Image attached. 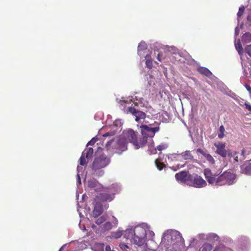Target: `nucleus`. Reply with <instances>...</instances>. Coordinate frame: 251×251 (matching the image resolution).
I'll use <instances>...</instances> for the list:
<instances>
[{"label":"nucleus","mask_w":251,"mask_h":251,"mask_svg":"<svg viewBox=\"0 0 251 251\" xmlns=\"http://www.w3.org/2000/svg\"><path fill=\"white\" fill-rule=\"evenodd\" d=\"M106 125L110 128V131L103 134L100 140L104 144V149L110 153H121L127 149L128 142L131 143L135 149L137 150L146 146L147 137L137 139V135L133 130L128 129L124 130L122 135L116 138H111L116 133L121 131L122 122L121 120H115L114 122L111 116L108 115L106 121Z\"/></svg>","instance_id":"obj_1"},{"label":"nucleus","mask_w":251,"mask_h":251,"mask_svg":"<svg viewBox=\"0 0 251 251\" xmlns=\"http://www.w3.org/2000/svg\"><path fill=\"white\" fill-rule=\"evenodd\" d=\"M124 233L126 238L129 239L134 245L143 247V251H156L158 245L153 240L155 233L148 224H139L133 228L126 229Z\"/></svg>","instance_id":"obj_2"},{"label":"nucleus","mask_w":251,"mask_h":251,"mask_svg":"<svg viewBox=\"0 0 251 251\" xmlns=\"http://www.w3.org/2000/svg\"><path fill=\"white\" fill-rule=\"evenodd\" d=\"M119 103L120 108L125 113H130L134 116L137 122L145 119L146 114L144 112L138 110L135 107L145 111H149L151 108L147 101L143 98L135 95L122 98Z\"/></svg>","instance_id":"obj_3"},{"label":"nucleus","mask_w":251,"mask_h":251,"mask_svg":"<svg viewBox=\"0 0 251 251\" xmlns=\"http://www.w3.org/2000/svg\"><path fill=\"white\" fill-rule=\"evenodd\" d=\"M160 246L167 251H181L184 248V241L179 231L168 229L163 233Z\"/></svg>","instance_id":"obj_4"},{"label":"nucleus","mask_w":251,"mask_h":251,"mask_svg":"<svg viewBox=\"0 0 251 251\" xmlns=\"http://www.w3.org/2000/svg\"><path fill=\"white\" fill-rule=\"evenodd\" d=\"M204 175L207 182L213 185L222 186L232 185L236 181V175L231 172H225L221 175L218 176V174L213 171L206 168L204 170Z\"/></svg>","instance_id":"obj_5"},{"label":"nucleus","mask_w":251,"mask_h":251,"mask_svg":"<svg viewBox=\"0 0 251 251\" xmlns=\"http://www.w3.org/2000/svg\"><path fill=\"white\" fill-rule=\"evenodd\" d=\"M141 133L144 137H147L146 140V146L148 147V151L151 154H155L157 151H162L168 147L167 143H162L156 148L154 147L152 137L159 130L158 126L152 127L151 126L143 125L140 126Z\"/></svg>","instance_id":"obj_6"},{"label":"nucleus","mask_w":251,"mask_h":251,"mask_svg":"<svg viewBox=\"0 0 251 251\" xmlns=\"http://www.w3.org/2000/svg\"><path fill=\"white\" fill-rule=\"evenodd\" d=\"M95 223L96 224L92 225V229L96 233H101L116 227L119 222L114 216L106 214L96 218Z\"/></svg>","instance_id":"obj_7"},{"label":"nucleus","mask_w":251,"mask_h":251,"mask_svg":"<svg viewBox=\"0 0 251 251\" xmlns=\"http://www.w3.org/2000/svg\"><path fill=\"white\" fill-rule=\"evenodd\" d=\"M121 190V187L117 183L112 184L109 187H103L99 191L96 196L95 201H111L115 198V195Z\"/></svg>","instance_id":"obj_8"},{"label":"nucleus","mask_w":251,"mask_h":251,"mask_svg":"<svg viewBox=\"0 0 251 251\" xmlns=\"http://www.w3.org/2000/svg\"><path fill=\"white\" fill-rule=\"evenodd\" d=\"M93 150L91 148H87L82 153V155L79 159V165L77 168V185L81 184L80 177H83L84 175V168L83 166L86 165L89 159H90L93 155Z\"/></svg>","instance_id":"obj_9"},{"label":"nucleus","mask_w":251,"mask_h":251,"mask_svg":"<svg viewBox=\"0 0 251 251\" xmlns=\"http://www.w3.org/2000/svg\"><path fill=\"white\" fill-rule=\"evenodd\" d=\"M109 163V158L105 155H101L96 157L91 167L93 174L98 176H103L104 172L102 168L107 166Z\"/></svg>","instance_id":"obj_10"},{"label":"nucleus","mask_w":251,"mask_h":251,"mask_svg":"<svg viewBox=\"0 0 251 251\" xmlns=\"http://www.w3.org/2000/svg\"><path fill=\"white\" fill-rule=\"evenodd\" d=\"M143 56L145 58L144 60L146 65L149 69L152 68L153 62L156 64H158L155 60V58L160 62H163L165 59V57L158 50H148V51H146V54Z\"/></svg>","instance_id":"obj_11"},{"label":"nucleus","mask_w":251,"mask_h":251,"mask_svg":"<svg viewBox=\"0 0 251 251\" xmlns=\"http://www.w3.org/2000/svg\"><path fill=\"white\" fill-rule=\"evenodd\" d=\"M207 183L201 176L193 175L191 176L190 181L188 183V185L195 188H200L204 187L206 186Z\"/></svg>","instance_id":"obj_12"},{"label":"nucleus","mask_w":251,"mask_h":251,"mask_svg":"<svg viewBox=\"0 0 251 251\" xmlns=\"http://www.w3.org/2000/svg\"><path fill=\"white\" fill-rule=\"evenodd\" d=\"M191 176V175H188L186 172L182 171L176 174L175 177L179 183L188 185V183L190 181Z\"/></svg>","instance_id":"obj_13"},{"label":"nucleus","mask_w":251,"mask_h":251,"mask_svg":"<svg viewBox=\"0 0 251 251\" xmlns=\"http://www.w3.org/2000/svg\"><path fill=\"white\" fill-rule=\"evenodd\" d=\"M216 148V153L223 157H225L228 154V151L225 149L226 144L222 142H215L214 144Z\"/></svg>","instance_id":"obj_14"},{"label":"nucleus","mask_w":251,"mask_h":251,"mask_svg":"<svg viewBox=\"0 0 251 251\" xmlns=\"http://www.w3.org/2000/svg\"><path fill=\"white\" fill-rule=\"evenodd\" d=\"M235 48H236V50H237L238 52L239 53V54L240 55L241 63H242L243 69H244V73L245 74V75L247 76V74L245 72V64L244 62V59H243V49L241 44L240 43V40H238L237 41H235Z\"/></svg>","instance_id":"obj_15"},{"label":"nucleus","mask_w":251,"mask_h":251,"mask_svg":"<svg viewBox=\"0 0 251 251\" xmlns=\"http://www.w3.org/2000/svg\"><path fill=\"white\" fill-rule=\"evenodd\" d=\"M94 204V208L92 212V215L95 218H99L100 216L103 212V209L102 205L99 201H95Z\"/></svg>","instance_id":"obj_16"},{"label":"nucleus","mask_w":251,"mask_h":251,"mask_svg":"<svg viewBox=\"0 0 251 251\" xmlns=\"http://www.w3.org/2000/svg\"><path fill=\"white\" fill-rule=\"evenodd\" d=\"M206 240V234L201 233L197 235L190 241V245L192 247L197 246L201 241Z\"/></svg>","instance_id":"obj_17"},{"label":"nucleus","mask_w":251,"mask_h":251,"mask_svg":"<svg viewBox=\"0 0 251 251\" xmlns=\"http://www.w3.org/2000/svg\"><path fill=\"white\" fill-rule=\"evenodd\" d=\"M88 186L89 188L96 191H99L101 189L103 188V186L101 184L98 183L95 179L89 180L88 183Z\"/></svg>","instance_id":"obj_18"},{"label":"nucleus","mask_w":251,"mask_h":251,"mask_svg":"<svg viewBox=\"0 0 251 251\" xmlns=\"http://www.w3.org/2000/svg\"><path fill=\"white\" fill-rule=\"evenodd\" d=\"M147 49V45L144 42H141L138 46V54L140 56L141 58L146 54V51Z\"/></svg>","instance_id":"obj_19"},{"label":"nucleus","mask_w":251,"mask_h":251,"mask_svg":"<svg viewBox=\"0 0 251 251\" xmlns=\"http://www.w3.org/2000/svg\"><path fill=\"white\" fill-rule=\"evenodd\" d=\"M197 152L201 153L203 156V157L207 160V161L211 164L213 165L215 163V159L210 154L207 153V152L201 150L200 149H197Z\"/></svg>","instance_id":"obj_20"},{"label":"nucleus","mask_w":251,"mask_h":251,"mask_svg":"<svg viewBox=\"0 0 251 251\" xmlns=\"http://www.w3.org/2000/svg\"><path fill=\"white\" fill-rule=\"evenodd\" d=\"M241 172L243 174L251 175V163L247 162L241 167Z\"/></svg>","instance_id":"obj_21"},{"label":"nucleus","mask_w":251,"mask_h":251,"mask_svg":"<svg viewBox=\"0 0 251 251\" xmlns=\"http://www.w3.org/2000/svg\"><path fill=\"white\" fill-rule=\"evenodd\" d=\"M244 153V151L242 150L239 158L238 157V155H237L238 153L236 151H233L231 152H228L227 155H228L230 157H232L236 161L238 162L239 160H242L243 159Z\"/></svg>","instance_id":"obj_22"},{"label":"nucleus","mask_w":251,"mask_h":251,"mask_svg":"<svg viewBox=\"0 0 251 251\" xmlns=\"http://www.w3.org/2000/svg\"><path fill=\"white\" fill-rule=\"evenodd\" d=\"M219 240V236L214 233H209L206 234V240L211 242L218 241Z\"/></svg>","instance_id":"obj_23"},{"label":"nucleus","mask_w":251,"mask_h":251,"mask_svg":"<svg viewBox=\"0 0 251 251\" xmlns=\"http://www.w3.org/2000/svg\"><path fill=\"white\" fill-rule=\"evenodd\" d=\"M165 50L168 53H170L172 55L179 56L178 50L174 46H167Z\"/></svg>","instance_id":"obj_24"},{"label":"nucleus","mask_w":251,"mask_h":251,"mask_svg":"<svg viewBox=\"0 0 251 251\" xmlns=\"http://www.w3.org/2000/svg\"><path fill=\"white\" fill-rule=\"evenodd\" d=\"M242 41L244 44H247L251 42V34L247 32L244 34L242 37Z\"/></svg>","instance_id":"obj_25"},{"label":"nucleus","mask_w":251,"mask_h":251,"mask_svg":"<svg viewBox=\"0 0 251 251\" xmlns=\"http://www.w3.org/2000/svg\"><path fill=\"white\" fill-rule=\"evenodd\" d=\"M179 154L181 156V158H183L184 160L193 159V155L190 151H186Z\"/></svg>","instance_id":"obj_26"},{"label":"nucleus","mask_w":251,"mask_h":251,"mask_svg":"<svg viewBox=\"0 0 251 251\" xmlns=\"http://www.w3.org/2000/svg\"><path fill=\"white\" fill-rule=\"evenodd\" d=\"M167 158L168 161L170 162L181 159V156L179 154H172L168 155Z\"/></svg>","instance_id":"obj_27"},{"label":"nucleus","mask_w":251,"mask_h":251,"mask_svg":"<svg viewBox=\"0 0 251 251\" xmlns=\"http://www.w3.org/2000/svg\"><path fill=\"white\" fill-rule=\"evenodd\" d=\"M198 71L201 74L207 76H210L212 75L211 72L206 68L200 67L198 69Z\"/></svg>","instance_id":"obj_28"},{"label":"nucleus","mask_w":251,"mask_h":251,"mask_svg":"<svg viewBox=\"0 0 251 251\" xmlns=\"http://www.w3.org/2000/svg\"><path fill=\"white\" fill-rule=\"evenodd\" d=\"M104 244L101 243H95L92 247L94 251H103Z\"/></svg>","instance_id":"obj_29"},{"label":"nucleus","mask_w":251,"mask_h":251,"mask_svg":"<svg viewBox=\"0 0 251 251\" xmlns=\"http://www.w3.org/2000/svg\"><path fill=\"white\" fill-rule=\"evenodd\" d=\"M124 234V231L119 228L117 230L113 232L111 234L112 237L118 239L120 238Z\"/></svg>","instance_id":"obj_30"},{"label":"nucleus","mask_w":251,"mask_h":251,"mask_svg":"<svg viewBox=\"0 0 251 251\" xmlns=\"http://www.w3.org/2000/svg\"><path fill=\"white\" fill-rule=\"evenodd\" d=\"M213 249L212 246L209 243H205L199 249V251H211Z\"/></svg>","instance_id":"obj_31"},{"label":"nucleus","mask_w":251,"mask_h":251,"mask_svg":"<svg viewBox=\"0 0 251 251\" xmlns=\"http://www.w3.org/2000/svg\"><path fill=\"white\" fill-rule=\"evenodd\" d=\"M238 241L241 244H245L249 242V239L246 236H241L238 237Z\"/></svg>","instance_id":"obj_32"},{"label":"nucleus","mask_w":251,"mask_h":251,"mask_svg":"<svg viewBox=\"0 0 251 251\" xmlns=\"http://www.w3.org/2000/svg\"><path fill=\"white\" fill-rule=\"evenodd\" d=\"M225 129L223 126H221L218 133V136L220 139L224 138L225 136Z\"/></svg>","instance_id":"obj_33"},{"label":"nucleus","mask_w":251,"mask_h":251,"mask_svg":"<svg viewBox=\"0 0 251 251\" xmlns=\"http://www.w3.org/2000/svg\"><path fill=\"white\" fill-rule=\"evenodd\" d=\"M213 251H231V250L223 245H220L216 247Z\"/></svg>","instance_id":"obj_34"},{"label":"nucleus","mask_w":251,"mask_h":251,"mask_svg":"<svg viewBox=\"0 0 251 251\" xmlns=\"http://www.w3.org/2000/svg\"><path fill=\"white\" fill-rule=\"evenodd\" d=\"M155 165L159 170H161L165 166V165L161 162L159 159H156L155 160Z\"/></svg>","instance_id":"obj_35"},{"label":"nucleus","mask_w":251,"mask_h":251,"mask_svg":"<svg viewBox=\"0 0 251 251\" xmlns=\"http://www.w3.org/2000/svg\"><path fill=\"white\" fill-rule=\"evenodd\" d=\"M244 10H245L244 6H241L239 7V11L237 13V20H238V23H239V22H240V18L242 16V15L244 13Z\"/></svg>","instance_id":"obj_36"},{"label":"nucleus","mask_w":251,"mask_h":251,"mask_svg":"<svg viewBox=\"0 0 251 251\" xmlns=\"http://www.w3.org/2000/svg\"><path fill=\"white\" fill-rule=\"evenodd\" d=\"M88 245V243L84 241L81 242L79 244L78 247L80 249L82 250V249L86 248Z\"/></svg>","instance_id":"obj_37"},{"label":"nucleus","mask_w":251,"mask_h":251,"mask_svg":"<svg viewBox=\"0 0 251 251\" xmlns=\"http://www.w3.org/2000/svg\"><path fill=\"white\" fill-rule=\"evenodd\" d=\"M245 52L251 57V45H247L245 48Z\"/></svg>","instance_id":"obj_38"},{"label":"nucleus","mask_w":251,"mask_h":251,"mask_svg":"<svg viewBox=\"0 0 251 251\" xmlns=\"http://www.w3.org/2000/svg\"><path fill=\"white\" fill-rule=\"evenodd\" d=\"M154 77L152 76H150L148 78V83L150 85H151L152 84H154Z\"/></svg>","instance_id":"obj_39"},{"label":"nucleus","mask_w":251,"mask_h":251,"mask_svg":"<svg viewBox=\"0 0 251 251\" xmlns=\"http://www.w3.org/2000/svg\"><path fill=\"white\" fill-rule=\"evenodd\" d=\"M98 140V136L96 137V138H93L90 141H89L87 146V147L88 146H90V145H94L96 142V141Z\"/></svg>","instance_id":"obj_40"},{"label":"nucleus","mask_w":251,"mask_h":251,"mask_svg":"<svg viewBox=\"0 0 251 251\" xmlns=\"http://www.w3.org/2000/svg\"><path fill=\"white\" fill-rule=\"evenodd\" d=\"M245 106L246 109L251 112V105H250L249 103H245Z\"/></svg>","instance_id":"obj_41"},{"label":"nucleus","mask_w":251,"mask_h":251,"mask_svg":"<svg viewBox=\"0 0 251 251\" xmlns=\"http://www.w3.org/2000/svg\"><path fill=\"white\" fill-rule=\"evenodd\" d=\"M239 31H240V30H239V27L237 26L236 28H235V37H236L237 35H238L239 33Z\"/></svg>","instance_id":"obj_42"},{"label":"nucleus","mask_w":251,"mask_h":251,"mask_svg":"<svg viewBox=\"0 0 251 251\" xmlns=\"http://www.w3.org/2000/svg\"><path fill=\"white\" fill-rule=\"evenodd\" d=\"M247 20L251 24V12L248 16Z\"/></svg>","instance_id":"obj_43"},{"label":"nucleus","mask_w":251,"mask_h":251,"mask_svg":"<svg viewBox=\"0 0 251 251\" xmlns=\"http://www.w3.org/2000/svg\"><path fill=\"white\" fill-rule=\"evenodd\" d=\"M246 88L251 94V87L249 85H246Z\"/></svg>","instance_id":"obj_44"},{"label":"nucleus","mask_w":251,"mask_h":251,"mask_svg":"<svg viewBox=\"0 0 251 251\" xmlns=\"http://www.w3.org/2000/svg\"><path fill=\"white\" fill-rule=\"evenodd\" d=\"M105 251H111L110 247L108 245L106 246L105 247Z\"/></svg>","instance_id":"obj_45"},{"label":"nucleus","mask_w":251,"mask_h":251,"mask_svg":"<svg viewBox=\"0 0 251 251\" xmlns=\"http://www.w3.org/2000/svg\"><path fill=\"white\" fill-rule=\"evenodd\" d=\"M85 197V194L83 195V196H82V199H83L84 198V197Z\"/></svg>","instance_id":"obj_46"},{"label":"nucleus","mask_w":251,"mask_h":251,"mask_svg":"<svg viewBox=\"0 0 251 251\" xmlns=\"http://www.w3.org/2000/svg\"><path fill=\"white\" fill-rule=\"evenodd\" d=\"M82 229V230H86V228H85V226H84V227H83V229Z\"/></svg>","instance_id":"obj_47"},{"label":"nucleus","mask_w":251,"mask_h":251,"mask_svg":"<svg viewBox=\"0 0 251 251\" xmlns=\"http://www.w3.org/2000/svg\"><path fill=\"white\" fill-rule=\"evenodd\" d=\"M183 166V165H181V166H180V168H181V167H182Z\"/></svg>","instance_id":"obj_48"},{"label":"nucleus","mask_w":251,"mask_h":251,"mask_svg":"<svg viewBox=\"0 0 251 251\" xmlns=\"http://www.w3.org/2000/svg\"><path fill=\"white\" fill-rule=\"evenodd\" d=\"M79 216L80 217H81V213L79 212Z\"/></svg>","instance_id":"obj_49"},{"label":"nucleus","mask_w":251,"mask_h":251,"mask_svg":"<svg viewBox=\"0 0 251 251\" xmlns=\"http://www.w3.org/2000/svg\"><path fill=\"white\" fill-rule=\"evenodd\" d=\"M250 75H251V69H250Z\"/></svg>","instance_id":"obj_50"},{"label":"nucleus","mask_w":251,"mask_h":251,"mask_svg":"<svg viewBox=\"0 0 251 251\" xmlns=\"http://www.w3.org/2000/svg\"><path fill=\"white\" fill-rule=\"evenodd\" d=\"M61 251V249L60 250V251Z\"/></svg>","instance_id":"obj_51"}]
</instances>
